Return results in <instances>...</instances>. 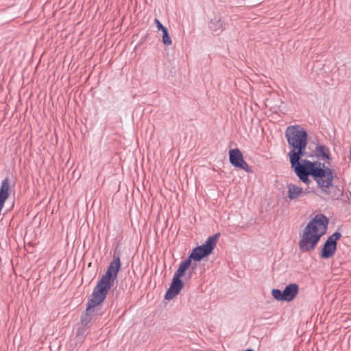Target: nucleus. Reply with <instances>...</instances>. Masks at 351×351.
<instances>
[{"mask_svg": "<svg viewBox=\"0 0 351 351\" xmlns=\"http://www.w3.org/2000/svg\"><path fill=\"white\" fill-rule=\"evenodd\" d=\"M285 136L288 143L293 147L289 152L291 167L300 180L308 184V175H312L323 191L328 193L332 186V172L330 169H322L308 160H299L305 153L307 145V133L298 125L287 128Z\"/></svg>", "mask_w": 351, "mask_h": 351, "instance_id": "f257e3e1", "label": "nucleus"}, {"mask_svg": "<svg viewBox=\"0 0 351 351\" xmlns=\"http://www.w3.org/2000/svg\"><path fill=\"white\" fill-rule=\"evenodd\" d=\"M119 258L114 259L110 264L106 274L98 281L88 302L86 313L82 316L81 322L84 326H87L95 315V308L106 298L109 290L112 287L120 269Z\"/></svg>", "mask_w": 351, "mask_h": 351, "instance_id": "f03ea898", "label": "nucleus"}, {"mask_svg": "<svg viewBox=\"0 0 351 351\" xmlns=\"http://www.w3.org/2000/svg\"><path fill=\"white\" fill-rule=\"evenodd\" d=\"M328 218L323 214L316 215L304 228L298 245L301 252H308L315 249L322 237L327 231Z\"/></svg>", "mask_w": 351, "mask_h": 351, "instance_id": "7ed1b4c3", "label": "nucleus"}, {"mask_svg": "<svg viewBox=\"0 0 351 351\" xmlns=\"http://www.w3.org/2000/svg\"><path fill=\"white\" fill-rule=\"evenodd\" d=\"M219 233L215 234L213 237H209L206 243L193 249L189 256L190 258L195 261H201L204 257L210 254L217 244V240Z\"/></svg>", "mask_w": 351, "mask_h": 351, "instance_id": "20e7f679", "label": "nucleus"}, {"mask_svg": "<svg viewBox=\"0 0 351 351\" xmlns=\"http://www.w3.org/2000/svg\"><path fill=\"white\" fill-rule=\"evenodd\" d=\"M299 287L298 285L293 283L287 285L283 291L279 289H273L272 295L278 301H292L298 295Z\"/></svg>", "mask_w": 351, "mask_h": 351, "instance_id": "39448f33", "label": "nucleus"}, {"mask_svg": "<svg viewBox=\"0 0 351 351\" xmlns=\"http://www.w3.org/2000/svg\"><path fill=\"white\" fill-rule=\"evenodd\" d=\"M341 237V233L337 232L327 239L321 250L320 256L322 258L327 259L335 255L337 250V242Z\"/></svg>", "mask_w": 351, "mask_h": 351, "instance_id": "423d86ee", "label": "nucleus"}, {"mask_svg": "<svg viewBox=\"0 0 351 351\" xmlns=\"http://www.w3.org/2000/svg\"><path fill=\"white\" fill-rule=\"evenodd\" d=\"M230 161L235 167L250 171L247 163L244 160L242 153L238 149H233L229 152Z\"/></svg>", "mask_w": 351, "mask_h": 351, "instance_id": "0eeeda50", "label": "nucleus"}, {"mask_svg": "<svg viewBox=\"0 0 351 351\" xmlns=\"http://www.w3.org/2000/svg\"><path fill=\"white\" fill-rule=\"evenodd\" d=\"M183 286L184 285L180 278L173 276L171 285L165 294V299L171 300L173 298L180 293Z\"/></svg>", "mask_w": 351, "mask_h": 351, "instance_id": "6e6552de", "label": "nucleus"}, {"mask_svg": "<svg viewBox=\"0 0 351 351\" xmlns=\"http://www.w3.org/2000/svg\"><path fill=\"white\" fill-rule=\"evenodd\" d=\"M287 196L290 199H295L301 197L304 193L303 189L293 184L287 185Z\"/></svg>", "mask_w": 351, "mask_h": 351, "instance_id": "1a4fd4ad", "label": "nucleus"}, {"mask_svg": "<svg viewBox=\"0 0 351 351\" xmlns=\"http://www.w3.org/2000/svg\"><path fill=\"white\" fill-rule=\"evenodd\" d=\"M191 263V258L189 257L184 261L180 265L178 270L174 274V276L181 278L184 276L185 271L189 267Z\"/></svg>", "mask_w": 351, "mask_h": 351, "instance_id": "9d476101", "label": "nucleus"}, {"mask_svg": "<svg viewBox=\"0 0 351 351\" xmlns=\"http://www.w3.org/2000/svg\"><path fill=\"white\" fill-rule=\"evenodd\" d=\"M162 42L165 45H170L172 43L167 29L162 31Z\"/></svg>", "mask_w": 351, "mask_h": 351, "instance_id": "9b49d317", "label": "nucleus"}, {"mask_svg": "<svg viewBox=\"0 0 351 351\" xmlns=\"http://www.w3.org/2000/svg\"><path fill=\"white\" fill-rule=\"evenodd\" d=\"M219 20L217 19H215L214 20H211L210 22L209 27L213 31H217L218 29V23Z\"/></svg>", "mask_w": 351, "mask_h": 351, "instance_id": "f8f14e48", "label": "nucleus"}, {"mask_svg": "<svg viewBox=\"0 0 351 351\" xmlns=\"http://www.w3.org/2000/svg\"><path fill=\"white\" fill-rule=\"evenodd\" d=\"M155 22L156 23V25H157V27L158 29L160 30H162V32L164 30V29H166L167 28L165 27L158 20V19H155Z\"/></svg>", "mask_w": 351, "mask_h": 351, "instance_id": "ddd939ff", "label": "nucleus"}, {"mask_svg": "<svg viewBox=\"0 0 351 351\" xmlns=\"http://www.w3.org/2000/svg\"><path fill=\"white\" fill-rule=\"evenodd\" d=\"M245 351H253L252 350H246Z\"/></svg>", "mask_w": 351, "mask_h": 351, "instance_id": "4468645a", "label": "nucleus"}]
</instances>
